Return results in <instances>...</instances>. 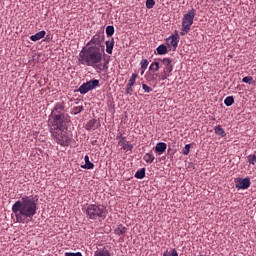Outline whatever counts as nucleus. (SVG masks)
Returning <instances> with one entry per match:
<instances>
[{"label":"nucleus","mask_w":256,"mask_h":256,"mask_svg":"<svg viewBox=\"0 0 256 256\" xmlns=\"http://www.w3.org/2000/svg\"><path fill=\"white\" fill-rule=\"evenodd\" d=\"M37 201L33 196H25L16 201L12 206L16 222L24 224L31 220L37 213Z\"/></svg>","instance_id":"f257e3e1"},{"label":"nucleus","mask_w":256,"mask_h":256,"mask_svg":"<svg viewBox=\"0 0 256 256\" xmlns=\"http://www.w3.org/2000/svg\"><path fill=\"white\" fill-rule=\"evenodd\" d=\"M104 54V50L86 47L79 54V62L97 71H103L108 69V63L104 59Z\"/></svg>","instance_id":"f03ea898"},{"label":"nucleus","mask_w":256,"mask_h":256,"mask_svg":"<svg viewBox=\"0 0 256 256\" xmlns=\"http://www.w3.org/2000/svg\"><path fill=\"white\" fill-rule=\"evenodd\" d=\"M52 127L50 128V133L53 139L61 146H67L71 140L66 129V124L68 122L67 116H56L50 118Z\"/></svg>","instance_id":"7ed1b4c3"},{"label":"nucleus","mask_w":256,"mask_h":256,"mask_svg":"<svg viewBox=\"0 0 256 256\" xmlns=\"http://www.w3.org/2000/svg\"><path fill=\"white\" fill-rule=\"evenodd\" d=\"M86 213L90 219L96 220L97 218H105L107 215V210L102 205L90 204L87 207Z\"/></svg>","instance_id":"20e7f679"},{"label":"nucleus","mask_w":256,"mask_h":256,"mask_svg":"<svg viewBox=\"0 0 256 256\" xmlns=\"http://www.w3.org/2000/svg\"><path fill=\"white\" fill-rule=\"evenodd\" d=\"M194 17H195V10L192 8V10H189L187 14H184V18L182 21V29H181V36H185L189 33L191 30V26L194 23Z\"/></svg>","instance_id":"39448f33"},{"label":"nucleus","mask_w":256,"mask_h":256,"mask_svg":"<svg viewBox=\"0 0 256 256\" xmlns=\"http://www.w3.org/2000/svg\"><path fill=\"white\" fill-rule=\"evenodd\" d=\"M103 41H104V36L101 34H96L91 41L87 44L86 48H92V49H97V50H101L104 51L105 47L103 45Z\"/></svg>","instance_id":"423d86ee"},{"label":"nucleus","mask_w":256,"mask_h":256,"mask_svg":"<svg viewBox=\"0 0 256 256\" xmlns=\"http://www.w3.org/2000/svg\"><path fill=\"white\" fill-rule=\"evenodd\" d=\"M98 86H99V81L98 80H91V81L81 85L80 88H79V92L81 94H86V93L95 89Z\"/></svg>","instance_id":"0eeeda50"},{"label":"nucleus","mask_w":256,"mask_h":256,"mask_svg":"<svg viewBox=\"0 0 256 256\" xmlns=\"http://www.w3.org/2000/svg\"><path fill=\"white\" fill-rule=\"evenodd\" d=\"M236 188L239 190H246L251 186L250 178H236L235 179Z\"/></svg>","instance_id":"6e6552de"},{"label":"nucleus","mask_w":256,"mask_h":256,"mask_svg":"<svg viewBox=\"0 0 256 256\" xmlns=\"http://www.w3.org/2000/svg\"><path fill=\"white\" fill-rule=\"evenodd\" d=\"M180 37L178 35V32H175V35L170 36L167 40H166V44L168 45V47H170L173 51L176 50V48L178 47V43H179Z\"/></svg>","instance_id":"1a4fd4ad"},{"label":"nucleus","mask_w":256,"mask_h":256,"mask_svg":"<svg viewBox=\"0 0 256 256\" xmlns=\"http://www.w3.org/2000/svg\"><path fill=\"white\" fill-rule=\"evenodd\" d=\"M117 139H119L118 145L121 146L123 150L126 152L132 151L133 145L126 140V137L120 134Z\"/></svg>","instance_id":"9d476101"},{"label":"nucleus","mask_w":256,"mask_h":256,"mask_svg":"<svg viewBox=\"0 0 256 256\" xmlns=\"http://www.w3.org/2000/svg\"><path fill=\"white\" fill-rule=\"evenodd\" d=\"M64 106L61 103H58L55 105L50 118H57V117H61V116H66L64 113Z\"/></svg>","instance_id":"9b49d317"},{"label":"nucleus","mask_w":256,"mask_h":256,"mask_svg":"<svg viewBox=\"0 0 256 256\" xmlns=\"http://www.w3.org/2000/svg\"><path fill=\"white\" fill-rule=\"evenodd\" d=\"M162 63L164 65V72L171 74L173 71V61L169 58H164L162 60Z\"/></svg>","instance_id":"f8f14e48"},{"label":"nucleus","mask_w":256,"mask_h":256,"mask_svg":"<svg viewBox=\"0 0 256 256\" xmlns=\"http://www.w3.org/2000/svg\"><path fill=\"white\" fill-rule=\"evenodd\" d=\"M167 149V144L160 142L156 145L155 150L159 155H162Z\"/></svg>","instance_id":"ddd939ff"},{"label":"nucleus","mask_w":256,"mask_h":256,"mask_svg":"<svg viewBox=\"0 0 256 256\" xmlns=\"http://www.w3.org/2000/svg\"><path fill=\"white\" fill-rule=\"evenodd\" d=\"M94 256H111V253L107 248L104 247V248L97 249L94 253Z\"/></svg>","instance_id":"4468645a"},{"label":"nucleus","mask_w":256,"mask_h":256,"mask_svg":"<svg viewBox=\"0 0 256 256\" xmlns=\"http://www.w3.org/2000/svg\"><path fill=\"white\" fill-rule=\"evenodd\" d=\"M46 35L45 31H40L38 33H36L35 35L30 37V40L33 42H37L39 40H41L42 38H44V36Z\"/></svg>","instance_id":"2eb2a0df"},{"label":"nucleus","mask_w":256,"mask_h":256,"mask_svg":"<svg viewBox=\"0 0 256 256\" xmlns=\"http://www.w3.org/2000/svg\"><path fill=\"white\" fill-rule=\"evenodd\" d=\"M114 44H115V42H114V39L112 38L111 40H109V41H107L106 42V52L108 53V54H112V52H113V48H114Z\"/></svg>","instance_id":"dca6fc26"},{"label":"nucleus","mask_w":256,"mask_h":256,"mask_svg":"<svg viewBox=\"0 0 256 256\" xmlns=\"http://www.w3.org/2000/svg\"><path fill=\"white\" fill-rule=\"evenodd\" d=\"M84 160H85V165L81 166L83 169L90 170V169L94 168V164L89 161V156L88 155L85 156Z\"/></svg>","instance_id":"f3484780"},{"label":"nucleus","mask_w":256,"mask_h":256,"mask_svg":"<svg viewBox=\"0 0 256 256\" xmlns=\"http://www.w3.org/2000/svg\"><path fill=\"white\" fill-rule=\"evenodd\" d=\"M127 231V228L123 226L122 224H119L117 228L114 230L116 235H123Z\"/></svg>","instance_id":"a211bd4d"},{"label":"nucleus","mask_w":256,"mask_h":256,"mask_svg":"<svg viewBox=\"0 0 256 256\" xmlns=\"http://www.w3.org/2000/svg\"><path fill=\"white\" fill-rule=\"evenodd\" d=\"M148 164L153 163V161L155 160L154 155L150 152L145 154L144 158H143Z\"/></svg>","instance_id":"6ab92c4d"},{"label":"nucleus","mask_w":256,"mask_h":256,"mask_svg":"<svg viewBox=\"0 0 256 256\" xmlns=\"http://www.w3.org/2000/svg\"><path fill=\"white\" fill-rule=\"evenodd\" d=\"M167 52H168V50H167V47L165 45H160L157 48L158 55H165V54H167Z\"/></svg>","instance_id":"aec40b11"},{"label":"nucleus","mask_w":256,"mask_h":256,"mask_svg":"<svg viewBox=\"0 0 256 256\" xmlns=\"http://www.w3.org/2000/svg\"><path fill=\"white\" fill-rule=\"evenodd\" d=\"M215 130V133L221 137H225L226 136V133L225 131L222 129V127L219 125L217 127L214 128Z\"/></svg>","instance_id":"412c9836"},{"label":"nucleus","mask_w":256,"mask_h":256,"mask_svg":"<svg viewBox=\"0 0 256 256\" xmlns=\"http://www.w3.org/2000/svg\"><path fill=\"white\" fill-rule=\"evenodd\" d=\"M145 171H146V169L142 168L141 170L136 172L135 177L137 179H143L145 177Z\"/></svg>","instance_id":"4be33fe9"},{"label":"nucleus","mask_w":256,"mask_h":256,"mask_svg":"<svg viewBox=\"0 0 256 256\" xmlns=\"http://www.w3.org/2000/svg\"><path fill=\"white\" fill-rule=\"evenodd\" d=\"M225 105L230 107L234 104V98L232 96H229L224 101Z\"/></svg>","instance_id":"5701e85b"},{"label":"nucleus","mask_w":256,"mask_h":256,"mask_svg":"<svg viewBox=\"0 0 256 256\" xmlns=\"http://www.w3.org/2000/svg\"><path fill=\"white\" fill-rule=\"evenodd\" d=\"M159 63L158 62H154L151 64V66L149 67V70L150 71H154V72H157L159 70Z\"/></svg>","instance_id":"b1692460"},{"label":"nucleus","mask_w":256,"mask_h":256,"mask_svg":"<svg viewBox=\"0 0 256 256\" xmlns=\"http://www.w3.org/2000/svg\"><path fill=\"white\" fill-rule=\"evenodd\" d=\"M84 110V108L82 107V106H78V107H74L73 109H72V114L73 115H77V114H79V113H81L82 111Z\"/></svg>","instance_id":"393cba45"},{"label":"nucleus","mask_w":256,"mask_h":256,"mask_svg":"<svg viewBox=\"0 0 256 256\" xmlns=\"http://www.w3.org/2000/svg\"><path fill=\"white\" fill-rule=\"evenodd\" d=\"M140 65H141V70L146 71V69H147V67H148V65H149V62H148V60L143 59V60L141 61Z\"/></svg>","instance_id":"a878e982"},{"label":"nucleus","mask_w":256,"mask_h":256,"mask_svg":"<svg viewBox=\"0 0 256 256\" xmlns=\"http://www.w3.org/2000/svg\"><path fill=\"white\" fill-rule=\"evenodd\" d=\"M138 75L137 74H133L132 77L130 78L129 82L127 85L129 86H134L135 82H136V79H137Z\"/></svg>","instance_id":"bb28decb"},{"label":"nucleus","mask_w":256,"mask_h":256,"mask_svg":"<svg viewBox=\"0 0 256 256\" xmlns=\"http://www.w3.org/2000/svg\"><path fill=\"white\" fill-rule=\"evenodd\" d=\"M106 34L108 37H111L114 34V27L113 26H108L106 28Z\"/></svg>","instance_id":"cd10ccee"},{"label":"nucleus","mask_w":256,"mask_h":256,"mask_svg":"<svg viewBox=\"0 0 256 256\" xmlns=\"http://www.w3.org/2000/svg\"><path fill=\"white\" fill-rule=\"evenodd\" d=\"M155 5V0H146V7L152 9Z\"/></svg>","instance_id":"c85d7f7f"},{"label":"nucleus","mask_w":256,"mask_h":256,"mask_svg":"<svg viewBox=\"0 0 256 256\" xmlns=\"http://www.w3.org/2000/svg\"><path fill=\"white\" fill-rule=\"evenodd\" d=\"M248 162L252 165H255L256 163V155H249L248 157Z\"/></svg>","instance_id":"c756f323"},{"label":"nucleus","mask_w":256,"mask_h":256,"mask_svg":"<svg viewBox=\"0 0 256 256\" xmlns=\"http://www.w3.org/2000/svg\"><path fill=\"white\" fill-rule=\"evenodd\" d=\"M190 148H191V145H190V144H187V145L184 147V149H183V151H182V154H183V155H188L189 152H190Z\"/></svg>","instance_id":"7c9ffc66"},{"label":"nucleus","mask_w":256,"mask_h":256,"mask_svg":"<svg viewBox=\"0 0 256 256\" xmlns=\"http://www.w3.org/2000/svg\"><path fill=\"white\" fill-rule=\"evenodd\" d=\"M243 82L247 83V84H252L253 77H251V76L245 77V78H243Z\"/></svg>","instance_id":"2f4dec72"},{"label":"nucleus","mask_w":256,"mask_h":256,"mask_svg":"<svg viewBox=\"0 0 256 256\" xmlns=\"http://www.w3.org/2000/svg\"><path fill=\"white\" fill-rule=\"evenodd\" d=\"M132 87L133 86L127 84V86H126V94L127 95H131L132 94V92H133Z\"/></svg>","instance_id":"473e14b6"},{"label":"nucleus","mask_w":256,"mask_h":256,"mask_svg":"<svg viewBox=\"0 0 256 256\" xmlns=\"http://www.w3.org/2000/svg\"><path fill=\"white\" fill-rule=\"evenodd\" d=\"M142 88L144 90L145 93H150L152 92V89L150 87H148L146 84L142 85Z\"/></svg>","instance_id":"72a5a7b5"},{"label":"nucleus","mask_w":256,"mask_h":256,"mask_svg":"<svg viewBox=\"0 0 256 256\" xmlns=\"http://www.w3.org/2000/svg\"><path fill=\"white\" fill-rule=\"evenodd\" d=\"M65 255L66 256H82V254L80 252H77V253L66 252Z\"/></svg>","instance_id":"f704fd0d"},{"label":"nucleus","mask_w":256,"mask_h":256,"mask_svg":"<svg viewBox=\"0 0 256 256\" xmlns=\"http://www.w3.org/2000/svg\"><path fill=\"white\" fill-rule=\"evenodd\" d=\"M170 76H171V73L164 72V74L162 76V80L164 81V80L168 79Z\"/></svg>","instance_id":"c9c22d12"},{"label":"nucleus","mask_w":256,"mask_h":256,"mask_svg":"<svg viewBox=\"0 0 256 256\" xmlns=\"http://www.w3.org/2000/svg\"><path fill=\"white\" fill-rule=\"evenodd\" d=\"M171 256H179L178 252L176 251V249H173L171 252Z\"/></svg>","instance_id":"e433bc0d"},{"label":"nucleus","mask_w":256,"mask_h":256,"mask_svg":"<svg viewBox=\"0 0 256 256\" xmlns=\"http://www.w3.org/2000/svg\"><path fill=\"white\" fill-rule=\"evenodd\" d=\"M144 73H145V71H144V70H142V71H141V75H143Z\"/></svg>","instance_id":"4c0bfd02"},{"label":"nucleus","mask_w":256,"mask_h":256,"mask_svg":"<svg viewBox=\"0 0 256 256\" xmlns=\"http://www.w3.org/2000/svg\"><path fill=\"white\" fill-rule=\"evenodd\" d=\"M92 122H93V121H90V122L88 123L87 127H88Z\"/></svg>","instance_id":"58836bf2"},{"label":"nucleus","mask_w":256,"mask_h":256,"mask_svg":"<svg viewBox=\"0 0 256 256\" xmlns=\"http://www.w3.org/2000/svg\"><path fill=\"white\" fill-rule=\"evenodd\" d=\"M164 256H169V255H168V253L166 252V253H164Z\"/></svg>","instance_id":"ea45409f"},{"label":"nucleus","mask_w":256,"mask_h":256,"mask_svg":"<svg viewBox=\"0 0 256 256\" xmlns=\"http://www.w3.org/2000/svg\"><path fill=\"white\" fill-rule=\"evenodd\" d=\"M199 256H202V255H199Z\"/></svg>","instance_id":"a19ab883"}]
</instances>
